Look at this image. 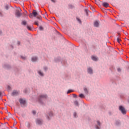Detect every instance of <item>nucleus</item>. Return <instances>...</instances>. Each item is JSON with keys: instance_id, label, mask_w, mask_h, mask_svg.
Returning <instances> with one entry per match:
<instances>
[{"instance_id": "obj_1", "label": "nucleus", "mask_w": 129, "mask_h": 129, "mask_svg": "<svg viewBox=\"0 0 129 129\" xmlns=\"http://www.w3.org/2000/svg\"><path fill=\"white\" fill-rule=\"evenodd\" d=\"M22 10H21L20 8H19L15 12V16L17 18H20L22 16Z\"/></svg>"}, {"instance_id": "obj_2", "label": "nucleus", "mask_w": 129, "mask_h": 129, "mask_svg": "<svg viewBox=\"0 0 129 129\" xmlns=\"http://www.w3.org/2000/svg\"><path fill=\"white\" fill-rule=\"evenodd\" d=\"M119 110H120V111H121L122 114H126V111L125 110V109L122 106H120L119 107Z\"/></svg>"}, {"instance_id": "obj_3", "label": "nucleus", "mask_w": 129, "mask_h": 129, "mask_svg": "<svg viewBox=\"0 0 129 129\" xmlns=\"http://www.w3.org/2000/svg\"><path fill=\"white\" fill-rule=\"evenodd\" d=\"M19 93H20V92H19L18 91L14 90V91H13V92L12 93V95L13 96L18 95V94H19Z\"/></svg>"}, {"instance_id": "obj_4", "label": "nucleus", "mask_w": 129, "mask_h": 129, "mask_svg": "<svg viewBox=\"0 0 129 129\" xmlns=\"http://www.w3.org/2000/svg\"><path fill=\"white\" fill-rule=\"evenodd\" d=\"M102 5L103 6V7H104L105 8H108V7H109V4L106 2H104L102 4Z\"/></svg>"}, {"instance_id": "obj_5", "label": "nucleus", "mask_w": 129, "mask_h": 129, "mask_svg": "<svg viewBox=\"0 0 129 129\" xmlns=\"http://www.w3.org/2000/svg\"><path fill=\"white\" fill-rule=\"evenodd\" d=\"M94 26L96 28L98 27V26H99V23L98 22V21H95L94 22Z\"/></svg>"}, {"instance_id": "obj_6", "label": "nucleus", "mask_w": 129, "mask_h": 129, "mask_svg": "<svg viewBox=\"0 0 129 129\" xmlns=\"http://www.w3.org/2000/svg\"><path fill=\"white\" fill-rule=\"evenodd\" d=\"M19 102L21 104H25V103H26V101H25V100H24L23 99H20L19 100Z\"/></svg>"}, {"instance_id": "obj_7", "label": "nucleus", "mask_w": 129, "mask_h": 129, "mask_svg": "<svg viewBox=\"0 0 129 129\" xmlns=\"http://www.w3.org/2000/svg\"><path fill=\"white\" fill-rule=\"evenodd\" d=\"M32 14L33 15V16L36 18V17H37V16H38V13H37V12H36L35 10H33V12H32Z\"/></svg>"}, {"instance_id": "obj_8", "label": "nucleus", "mask_w": 129, "mask_h": 129, "mask_svg": "<svg viewBox=\"0 0 129 129\" xmlns=\"http://www.w3.org/2000/svg\"><path fill=\"white\" fill-rule=\"evenodd\" d=\"M42 122H43L42 121V120H40V119H37L36 120V123H37V124H42Z\"/></svg>"}, {"instance_id": "obj_9", "label": "nucleus", "mask_w": 129, "mask_h": 129, "mask_svg": "<svg viewBox=\"0 0 129 129\" xmlns=\"http://www.w3.org/2000/svg\"><path fill=\"white\" fill-rule=\"evenodd\" d=\"M95 3L96 5H98V6H100V4H101V1L100 0H96Z\"/></svg>"}, {"instance_id": "obj_10", "label": "nucleus", "mask_w": 129, "mask_h": 129, "mask_svg": "<svg viewBox=\"0 0 129 129\" xmlns=\"http://www.w3.org/2000/svg\"><path fill=\"white\" fill-rule=\"evenodd\" d=\"M32 62H36L37 60H38V58L37 57H33L32 58Z\"/></svg>"}, {"instance_id": "obj_11", "label": "nucleus", "mask_w": 129, "mask_h": 129, "mask_svg": "<svg viewBox=\"0 0 129 129\" xmlns=\"http://www.w3.org/2000/svg\"><path fill=\"white\" fill-rule=\"evenodd\" d=\"M88 72L90 74H92V73H93V72L92 71V69H91V68H90L88 69Z\"/></svg>"}, {"instance_id": "obj_12", "label": "nucleus", "mask_w": 129, "mask_h": 129, "mask_svg": "<svg viewBox=\"0 0 129 129\" xmlns=\"http://www.w3.org/2000/svg\"><path fill=\"white\" fill-rule=\"evenodd\" d=\"M47 98V95H41L40 96V99H42L43 98Z\"/></svg>"}, {"instance_id": "obj_13", "label": "nucleus", "mask_w": 129, "mask_h": 129, "mask_svg": "<svg viewBox=\"0 0 129 129\" xmlns=\"http://www.w3.org/2000/svg\"><path fill=\"white\" fill-rule=\"evenodd\" d=\"M84 91L85 92V93H86V94H88V90H87V88H84Z\"/></svg>"}, {"instance_id": "obj_14", "label": "nucleus", "mask_w": 129, "mask_h": 129, "mask_svg": "<svg viewBox=\"0 0 129 129\" xmlns=\"http://www.w3.org/2000/svg\"><path fill=\"white\" fill-rule=\"evenodd\" d=\"M92 59L93 61H97V58L95 56H92Z\"/></svg>"}, {"instance_id": "obj_15", "label": "nucleus", "mask_w": 129, "mask_h": 129, "mask_svg": "<svg viewBox=\"0 0 129 129\" xmlns=\"http://www.w3.org/2000/svg\"><path fill=\"white\" fill-rule=\"evenodd\" d=\"M27 28L28 29V30H29V31L32 30V27H31L29 25L27 26Z\"/></svg>"}, {"instance_id": "obj_16", "label": "nucleus", "mask_w": 129, "mask_h": 129, "mask_svg": "<svg viewBox=\"0 0 129 129\" xmlns=\"http://www.w3.org/2000/svg\"><path fill=\"white\" fill-rule=\"evenodd\" d=\"M85 12L87 16H88V13H89V10L86 9V10H85Z\"/></svg>"}, {"instance_id": "obj_17", "label": "nucleus", "mask_w": 129, "mask_h": 129, "mask_svg": "<svg viewBox=\"0 0 129 129\" xmlns=\"http://www.w3.org/2000/svg\"><path fill=\"white\" fill-rule=\"evenodd\" d=\"M22 25H23L24 26H26V24H27V22H26V21H23L22 22Z\"/></svg>"}, {"instance_id": "obj_18", "label": "nucleus", "mask_w": 129, "mask_h": 129, "mask_svg": "<svg viewBox=\"0 0 129 129\" xmlns=\"http://www.w3.org/2000/svg\"><path fill=\"white\" fill-rule=\"evenodd\" d=\"M79 97H80V98H83V97H84V95H83V94H81L79 95Z\"/></svg>"}, {"instance_id": "obj_19", "label": "nucleus", "mask_w": 129, "mask_h": 129, "mask_svg": "<svg viewBox=\"0 0 129 129\" xmlns=\"http://www.w3.org/2000/svg\"><path fill=\"white\" fill-rule=\"evenodd\" d=\"M90 9L91 10H92V11H93V12H95V9H94V8H93V7L91 6Z\"/></svg>"}, {"instance_id": "obj_20", "label": "nucleus", "mask_w": 129, "mask_h": 129, "mask_svg": "<svg viewBox=\"0 0 129 129\" xmlns=\"http://www.w3.org/2000/svg\"><path fill=\"white\" fill-rule=\"evenodd\" d=\"M39 29L40 31H43L44 30V28L42 26H40L39 27Z\"/></svg>"}, {"instance_id": "obj_21", "label": "nucleus", "mask_w": 129, "mask_h": 129, "mask_svg": "<svg viewBox=\"0 0 129 129\" xmlns=\"http://www.w3.org/2000/svg\"><path fill=\"white\" fill-rule=\"evenodd\" d=\"M38 74H39V75H40V76H43V73L42 72H41V71L38 72Z\"/></svg>"}, {"instance_id": "obj_22", "label": "nucleus", "mask_w": 129, "mask_h": 129, "mask_svg": "<svg viewBox=\"0 0 129 129\" xmlns=\"http://www.w3.org/2000/svg\"><path fill=\"white\" fill-rule=\"evenodd\" d=\"M33 16L34 15H33V13H30L29 15V17L31 18V19H32Z\"/></svg>"}, {"instance_id": "obj_23", "label": "nucleus", "mask_w": 129, "mask_h": 129, "mask_svg": "<svg viewBox=\"0 0 129 129\" xmlns=\"http://www.w3.org/2000/svg\"><path fill=\"white\" fill-rule=\"evenodd\" d=\"M14 125H16V124H17V120H16V119H14Z\"/></svg>"}, {"instance_id": "obj_24", "label": "nucleus", "mask_w": 129, "mask_h": 129, "mask_svg": "<svg viewBox=\"0 0 129 129\" xmlns=\"http://www.w3.org/2000/svg\"><path fill=\"white\" fill-rule=\"evenodd\" d=\"M6 111H7V112L8 113V114H9V115L10 116H11V115H12V114L11 113V112L8 111V109H6Z\"/></svg>"}, {"instance_id": "obj_25", "label": "nucleus", "mask_w": 129, "mask_h": 129, "mask_svg": "<svg viewBox=\"0 0 129 129\" xmlns=\"http://www.w3.org/2000/svg\"><path fill=\"white\" fill-rule=\"evenodd\" d=\"M74 103H75V105H78V101H75Z\"/></svg>"}, {"instance_id": "obj_26", "label": "nucleus", "mask_w": 129, "mask_h": 129, "mask_svg": "<svg viewBox=\"0 0 129 129\" xmlns=\"http://www.w3.org/2000/svg\"><path fill=\"white\" fill-rule=\"evenodd\" d=\"M35 25H36L37 26H39V23L37 21H35Z\"/></svg>"}, {"instance_id": "obj_27", "label": "nucleus", "mask_w": 129, "mask_h": 129, "mask_svg": "<svg viewBox=\"0 0 129 129\" xmlns=\"http://www.w3.org/2000/svg\"><path fill=\"white\" fill-rule=\"evenodd\" d=\"M73 97H74L75 98H76V97H77V95H76V94H73Z\"/></svg>"}, {"instance_id": "obj_28", "label": "nucleus", "mask_w": 129, "mask_h": 129, "mask_svg": "<svg viewBox=\"0 0 129 129\" xmlns=\"http://www.w3.org/2000/svg\"><path fill=\"white\" fill-rule=\"evenodd\" d=\"M77 115V114L76 113V112L74 113V117H76Z\"/></svg>"}, {"instance_id": "obj_29", "label": "nucleus", "mask_w": 129, "mask_h": 129, "mask_svg": "<svg viewBox=\"0 0 129 129\" xmlns=\"http://www.w3.org/2000/svg\"><path fill=\"white\" fill-rule=\"evenodd\" d=\"M117 41L118 43H119L120 39L118 37H117Z\"/></svg>"}, {"instance_id": "obj_30", "label": "nucleus", "mask_w": 129, "mask_h": 129, "mask_svg": "<svg viewBox=\"0 0 129 129\" xmlns=\"http://www.w3.org/2000/svg\"><path fill=\"white\" fill-rule=\"evenodd\" d=\"M5 9L6 10H9V6L7 5L6 7H5Z\"/></svg>"}, {"instance_id": "obj_31", "label": "nucleus", "mask_w": 129, "mask_h": 129, "mask_svg": "<svg viewBox=\"0 0 129 129\" xmlns=\"http://www.w3.org/2000/svg\"><path fill=\"white\" fill-rule=\"evenodd\" d=\"M72 91H73L70 90L67 92V93H70V92H72Z\"/></svg>"}, {"instance_id": "obj_32", "label": "nucleus", "mask_w": 129, "mask_h": 129, "mask_svg": "<svg viewBox=\"0 0 129 129\" xmlns=\"http://www.w3.org/2000/svg\"><path fill=\"white\" fill-rule=\"evenodd\" d=\"M117 71H118V72H120V71H121V70L120 69V68H118L117 69Z\"/></svg>"}, {"instance_id": "obj_33", "label": "nucleus", "mask_w": 129, "mask_h": 129, "mask_svg": "<svg viewBox=\"0 0 129 129\" xmlns=\"http://www.w3.org/2000/svg\"><path fill=\"white\" fill-rule=\"evenodd\" d=\"M32 113L33 114H36V111H35V110L32 111Z\"/></svg>"}, {"instance_id": "obj_34", "label": "nucleus", "mask_w": 129, "mask_h": 129, "mask_svg": "<svg viewBox=\"0 0 129 129\" xmlns=\"http://www.w3.org/2000/svg\"><path fill=\"white\" fill-rule=\"evenodd\" d=\"M3 97V93L0 92V97Z\"/></svg>"}, {"instance_id": "obj_35", "label": "nucleus", "mask_w": 129, "mask_h": 129, "mask_svg": "<svg viewBox=\"0 0 129 129\" xmlns=\"http://www.w3.org/2000/svg\"><path fill=\"white\" fill-rule=\"evenodd\" d=\"M97 122L98 125H100V122L99 121H97Z\"/></svg>"}, {"instance_id": "obj_36", "label": "nucleus", "mask_w": 129, "mask_h": 129, "mask_svg": "<svg viewBox=\"0 0 129 129\" xmlns=\"http://www.w3.org/2000/svg\"><path fill=\"white\" fill-rule=\"evenodd\" d=\"M51 1L52 2V3H56V1L55 0H51Z\"/></svg>"}, {"instance_id": "obj_37", "label": "nucleus", "mask_w": 129, "mask_h": 129, "mask_svg": "<svg viewBox=\"0 0 129 129\" xmlns=\"http://www.w3.org/2000/svg\"><path fill=\"white\" fill-rule=\"evenodd\" d=\"M22 59H26V57L24 56H21Z\"/></svg>"}, {"instance_id": "obj_38", "label": "nucleus", "mask_w": 129, "mask_h": 129, "mask_svg": "<svg viewBox=\"0 0 129 129\" xmlns=\"http://www.w3.org/2000/svg\"><path fill=\"white\" fill-rule=\"evenodd\" d=\"M52 115H53V113H51V114H49V116H52Z\"/></svg>"}, {"instance_id": "obj_39", "label": "nucleus", "mask_w": 129, "mask_h": 129, "mask_svg": "<svg viewBox=\"0 0 129 129\" xmlns=\"http://www.w3.org/2000/svg\"><path fill=\"white\" fill-rule=\"evenodd\" d=\"M18 45H20L21 44V42L18 41Z\"/></svg>"}, {"instance_id": "obj_40", "label": "nucleus", "mask_w": 129, "mask_h": 129, "mask_svg": "<svg viewBox=\"0 0 129 129\" xmlns=\"http://www.w3.org/2000/svg\"><path fill=\"white\" fill-rule=\"evenodd\" d=\"M8 89H11V87H10V86H8Z\"/></svg>"}, {"instance_id": "obj_41", "label": "nucleus", "mask_w": 129, "mask_h": 129, "mask_svg": "<svg viewBox=\"0 0 129 129\" xmlns=\"http://www.w3.org/2000/svg\"><path fill=\"white\" fill-rule=\"evenodd\" d=\"M37 19H39L40 20V19H41V17H37Z\"/></svg>"}, {"instance_id": "obj_42", "label": "nucleus", "mask_w": 129, "mask_h": 129, "mask_svg": "<svg viewBox=\"0 0 129 129\" xmlns=\"http://www.w3.org/2000/svg\"><path fill=\"white\" fill-rule=\"evenodd\" d=\"M96 129H99V128L98 126L96 127Z\"/></svg>"}, {"instance_id": "obj_43", "label": "nucleus", "mask_w": 129, "mask_h": 129, "mask_svg": "<svg viewBox=\"0 0 129 129\" xmlns=\"http://www.w3.org/2000/svg\"><path fill=\"white\" fill-rule=\"evenodd\" d=\"M47 69V68H44V70H46Z\"/></svg>"}, {"instance_id": "obj_44", "label": "nucleus", "mask_w": 129, "mask_h": 129, "mask_svg": "<svg viewBox=\"0 0 129 129\" xmlns=\"http://www.w3.org/2000/svg\"><path fill=\"white\" fill-rule=\"evenodd\" d=\"M78 21H79V22H80V19H78Z\"/></svg>"}, {"instance_id": "obj_45", "label": "nucleus", "mask_w": 129, "mask_h": 129, "mask_svg": "<svg viewBox=\"0 0 129 129\" xmlns=\"http://www.w3.org/2000/svg\"><path fill=\"white\" fill-rule=\"evenodd\" d=\"M127 41H128V44L129 45V39H127Z\"/></svg>"}, {"instance_id": "obj_46", "label": "nucleus", "mask_w": 129, "mask_h": 129, "mask_svg": "<svg viewBox=\"0 0 129 129\" xmlns=\"http://www.w3.org/2000/svg\"><path fill=\"white\" fill-rule=\"evenodd\" d=\"M52 18H53V19H54V20H55V17H52Z\"/></svg>"}, {"instance_id": "obj_47", "label": "nucleus", "mask_w": 129, "mask_h": 129, "mask_svg": "<svg viewBox=\"0 0 129 129\" xmlns=\"http://www.w3.org/2000/svg\"><path fill=\"white\" fill-rule=\"evenodd\" d=\"M2 33V31H0V34Z\"/></svg>"}, {"instance_id": "obj_48", "label": "nucleus", "mask_w": 129, "mask_h": 129, "mask_svg": "<svg viewBox=\"0 0 129 129\" xmlns=\"http://www.w3.org/2000/svg\"><path fill=\"white\" fill-rule=\"evenodd\" d=\"M25 16H27V14H25Z\"/></svg>"}, {"instance_id": "obj_49", "label": "nucleus", "mask_w": 129, "mask_h": 129, "mask_svg": "<svg viewBox=\"0 0 129 129\" xmlns=\"http://www.w3.org/2000/svg\"><path fill=\"white\" fill-rule=\"evenodd\" d=\"M25 93H27V92L25 91Z\"/></svg>"}, {"instance_id": "obj_50", "label": "nucleus", "mask_w": 129, "mask_h": 129, "mask_svg": "<svg viewBox=\"0 0 129 129\" xmlns=\"http://www.w3.org/2000/svg\"><path fill=\"white\" fill-rule=\"evenodd\" d=\"M22 6H24V4H22Z\"/></svg>"}, {"instance_id": "obj_51", "label": "nucleus", "mask_w": 129, "mask_h": 129, "mask_svg": "<svg viewBox=\"0 0 129 129\" xmlns=\"http://www.w3.org/2000/svg\"><path fill=\"white\" fill-rule=\"evenodd\" d=\"M26 14H27V11H26Z\"/></svg>"}, {"instance_id": "obj_52", "label": "nucleus", "mask_w": 129, "mask_h": 129, "mask_svg": "<svg viewBox=\"0 0 129 129\" xmlns=\"http://www.w3.org/2000/svg\"><path fill=\"white\" fill-rule=\"evenodd\" d=\"M15 1H17V0H15Z\"/></svg>"}]
</instances>
